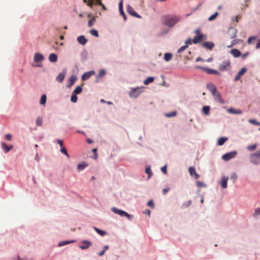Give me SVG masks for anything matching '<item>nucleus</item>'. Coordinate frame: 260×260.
I'll return each instance as SVG.
<instances>
[{
	"instance_id": "53",
	"label": "nucleus",
	"mask_w": 260,
	"mask_h": 260,
	"mask_svg": "<svg viewBox=\"0 0 260 260\" xmlns=\"http://www.w3.org/2000/svg\"><path fill=\"white\" fill-rule=\"evenodd\" d=\"M196 185L198 187H205V185L204 184V183H203V182H200V181H197Z\"/></svg>"
},
{
	"instance_id": "4",
	"label": "nucleus",
	"mask_w": 260,
	"mask_h": 260,
	"mask_svg": "<svg viewBox=\"0 0 260 260\" xmlns=\"http://www.w3.org/2000/svg\"><path fill=\"white\" fill-rule=\"evenodd\" d=\"M143 91V87L133 88L129 93L131 98H136Z\"/></svg>"
},
{
	"instance_id": "10",
	"label": "nucleus",
	"mask_w": 260,
	"mask_h": 260,
	"mask_svg": "<svg viewBox=\"0 0 260 260\" xmlns=\"http://www.w3.org/2000/svg\"><path fill=\"white\" fill-rule=\"evenodd\" d=\"M96 2L95 5H100L102 7V8L103 10H105L106 9V7L104 4H103L101 2V0H95ZM94 4L93 0H89L88 3V6H90L91 8H92L93 5Z\"/></svg>"
},
{
	"instance_id": "63",
	"label": "nucleus",
	"mask_w": 260,
	"mask_h": 260,
	"mask_svg": "<svg viewBox=\"0 0 260 260\" xmlns=\"http://www.w3.org/2000/svg\"><path fill=\"white\" fill-rule=\"evenodd\" d=\"M260 48V39L257 41L256 45V48L258 49Z\"/></svg>"
},
{
	"instance_id": "31",
	"label": "nucleus",
	"mask_w": 260,
	"mask_h": 260,
	"mask_svg": "<svg viewBox=\"0 0 260 260\" xmlns=\"http://www.w3.org/2000/svg\"><path fill=\"white\" fill-rule=\"evenodd\" d=\"M82 91V88L81 86H78L74 89L73 93L74 94H77L81 93Z\"/></svg>"
},
{
	"instance_id": "51",
	"label": "nucleus",
	"mask_w": 260,
	"mask_h": 260,
	"mask_svg": "<svg viewBox=\"0 0 260 260\" xmlns=\"http://www.w3.org/2000/svg\"><path fill=\"white\" fill-rule=\"evenodd\" d=\"M106 74V71L104 70H101L99 73V77H102Z\"/></svg>"
},
{
	"instance_id": "47",
	"label": "nucleus",
	"mask_w": 260,
	"mask_h": 260,
	"mask_svg": "<svg viewBox=\"0 0 260 260\" xmlns=\"http://www.w3.org/2000/svg\"><path fill=\"white\" fill-rule=\"evenodd\" d=\"M188 47V45H185L182 47H181L178 50V53H180L184 51Z\"/></svg>"
},
{
	"instance_id": "24",
	"label": "nucleus",
	"mask_w": 260,
	"mask_h": 260,
	"mask_svg": "<svg viewBox=\"0 0 260 260\" xmlns=\"http://www.w3.org/2000/svg\"><path fill=\"white\" fill-rule=\"evenodd\" d=\"M49 60L51 62H55L57 60V56L54 53H51L49 56Z\"/></svg>"
},
{
	"instance_id": "34",
	"label": "nucleus",
	"mask_w": 260,
	"mask_h": 260,
	"mask_svg": "<svg viewBox=\"0 0 260 260\" xmlns=\"http://www.w3.org/2000/svg\"><path fill=\"white\" fill-rule=\"evenodd\" d=\"M119 11H120L121 14L123 16V17H124L125 15H124V13L123 11V8H122V0H121V1L120 2V3L119 4Z\"/></svg>"
},
{
	"instance_id": "9",
	"label": "nucleus",
	"mask_w": 260,
	"mask_h": 260,
	"mask_svg": "<svg viewBox=\"0 0 260 260\" xmlns=\"http://www.w3.org/2000/svg\"><path fill=\"white\" fill-rule=\"evenodd\" d=\"M92 243L91 242L87 240H83L81 242V244L79 245V247L82 249H86L88 248Z\"/></svg>"
},
{
	"instance_id": "13",
	"label": "nucleus",
	"mask_w": 260,
	"mask_h": 260,
	"mask_svg": "<svg viewBox=\"0 0 260 260\" xmlns=\"http://www.w3.org/2000/svg\"><path fill=\"white\" fill-rule=\"evenodd\" d=\"M44 58L43 55L40 53H36L34 55V59L36 62H39L44 60Z\"/></svg>"
},
{
	"instance_id": "58",
	"label": "nucleus",
	"mask_w": 260,
	"mask_h": 260,
	"mask_svg": "<svg viewBox=\"0 0 260 260\" xmlns=\"http://www.w3.org/2000/svg\"><path fill=\"white\" fill-rule=\"evenodd\" d=\"M191 42H192V40L191 39V38H188L185 41L186 45L190 44Z\"/></svg>"
},
{
	"instance_id": "60",
	"label": "nucleus",
	"mask_w": 260,
	"mask_h": 260,
	"mask_svg": "<svg viewBox=\"0 0 260 260\" xmlns=\"http://www.w3.org/2000/svg\"><path fill=\"white\" fill-rule=\"evenodd\" d=\"M194 33L196 34L197 35H199V34H201L200 33V29L198 28L194 30Z\"/></svg>"
},
{
	"instance_id": "6",
	"label": "nucleus",
	"mask_w": 260,
	"mask_h": 260,
	"mask_svg": "<svg viewBox=\"0 0 260 260\" xmlns=\"http://www.w3.org/2000/svg\"><path fill=\"white\" fill-rule=\"evenodd\" d=\"M207 39V36L203 34H199L197 35L192 39V43L193 44H197L202 41L205 40Z\"/></svg>"
},
{
	"instance_id": "3",
	"label": "nucleus",
	"mask_w": 260,
	"mask_h": 260,
	"mask_svg": "<svg viewBox=\"0 0 260 260\" xmlns=\"http://www.w3.org/2000/svg\"><path fill=\"white\" fill-rule=\"evenodd\" d=\"M250 162L255 165L260 163V149L257 152L252 153L250 155Z\"/></svg>"
},
{
	"instance_id": "19",
	"label": "nucleus",
	"mask_w": 260,
	"mask_h": 260,
	"mask_svg": "<svg viewBox=\"0 0 260 260\" xmlns=\"http://www.w3.org/2000/svg\"><path fill=\"white\" fill-rule=\"evenodd\" d=\"M207 87L208 89L212 93V94L217 91L216 87L213 83H210L208 84Z\"/></svg>"
},
{
	"instance_id": "25",
	"label": "nucleus",
	"mask_w": 260,
	"mask_h": 260,
	"mask_svg": "<svg viewBox=\"0 0 260 260\" xmlns=\"http://www.w3.org/2000/svg\"><path fill=\"white\" fill-rule=\"evenodd\" d=\"M77 80V77L75 76L72 75L69 79V84L68 87H71L73 85Z\"/></svg>"
},
{
	"instance_id": "61",
	"label": "nucleus",
	"mask_w": 260,
	"mask_h": 260,
	"mask_svg": "<svg viewBox=\"0 0 260 260\" xmlns=\"http://www.w3.org/2000/svg\"><path fill=\"white\" fill-rule=\"evenodd\" d=\"M169 190V188H164L162 189L164 194H166Z\"/></svg>"
},
{
	"instance_id": "12",
	"label": "nucleus",
	"mask_w": 260,
	"mask_h": 260,
	"mask_svg": "<svg viewBox=\"0 0 260 260\" xmlns=\"http://www.w3.org/2000/svg\"><path fill=\"white\" fill-rule=\"evenodd\" d=\"M199 68L202 69L204 71H205L207 74H215L217 75H219L220 73L217 70H212L209 68H206L203 67H198Z\"/></svg>"
},
{
	"instance_id": "45",
	"label": "nucleus",
	"mask_w": 260,
	"mask_h": 260,
	"mask_svg": "<svg viewBox=\"0 0 260 260\" xmlns=\"http://www.w3.org/2000/svg\"><path fill=\"white\" fill-rule=\"evenodd\" d=\"M60 152L65 154L68 158L70 157V155L69 154H68L66 149L64 148V147H62L61 149H60Z\"/></svg>"
},
{
	"instance_id": "49",
	"label": "nucleus",
	"mask_w": 260,
	"mask_h": 260,
	"mask_svg": "<svg viewBox=\"0 0 260 260\" xmlns=\"http://www.w3.org/2000/svg\"><path fill=\"white\" fill-rule=\"evenodd\" d=\"M256 39H257L256 37H255V36L250 37L248 38V39L247 40V43L249 44H251L252 43V41L255 40Z\"/></svg>"
},
{
	"instance_id": "56",
	"label": "nucleus",
	"mask_w": 260,
	"mask_h": 260,
	"mask_svg": "<svg viewBox=\"0 0 260 260\" xmlns=\"http://www.w3.org/2000/svg\"><path fill=\"white\" fill-rule=\"evenodd\" d=\"M161 171H162V172L164 174H167V166L165 165V166L161 167Z\"/></svg>"
},
{
	"instance_id": "2",
	"label": "nucleus",
	"mask_w": 260,
	"mask_h": 260,
	"mask_svg": "<svg viewBox=\"0 0 260 260\" xmlns=\"http://www.w3.org/2000/svg\"><path fill=\"white\" fill-rule=\"evenodd\" d=\"M111 211L114 213L120 215L121 217H126L129 220H131L132 219L133 216L132 215L122 210L118 209L115 207H113L111 208Z\"/></svg>"
},
{
	"instance_id": "7",
	"label": "nucleus",
	"mask_w": 260,
	"mask_h": 260,
	"mask_svg": "<svg viewBox=\"0 0 260 260\" xmlns=\"http://www.w3.org/2000/svg\"><path fill=\"white\" fill-rule=\"evenodd\" d=\"M236 155L237 152L234 151L223 155L222 156V158L225 161H228L232 158H234Z\"/></svg>"
},
{
	"instance_id": "41",
	"label": "nucleus",
	"mask_w": 260,
	"mask_h": 260,
	"mask_svg": "<svg viewBox=\"0 0 260 260\" xmlns=\"http://www.w3.org/2000/svg\"><path fill=\"white\" fill-rule=\"evenodd\" d=\"M78 100L77 94L72 93L71 95V101L73 103H76Z\"/></svg>"
},
{
	"instance_id": "29",
	"label": "nucleus",
	"mask_w": 260,
	"mask_h": 260,
	"mask_svg": "<svg viewBox=\"0 0 260 260\" xmlns=\"http://www.w3.org/2000/svg\"><path fill=\"white\" fill-rule=\"evenodd\" d=\"M93 229L99 235H100L102 236H104L106 235L107 234L106 232H105L104 231H102L100 229H99L98 228H97L96 227H94Z\"/></svg>"
},
{
	"instance_id": "36",
	"label": "nucleus",
	"mask_w": 260,
	"mask_h": 260,
	"mask_svg": "<svg viewBox=\"0 0 260 260\" xmlns=\"http://www.w3.org/2000/svg\"><path fill=\"white\" fill-rule=\"evenodd\" d=\"M46 96L45 94H43L41 97L40 104L44 105L46 102Z\"/></svg>"
},
{
	"instance_id": "32",
	"label": "nucleus",
	"mask_w": 260,
	"mask_h": 260,
	"mask_svg": "<svg viewBox=\"0 0 260 260\" xmlns=\"http://www.w3.org/2000/svg\"><path fill=\"white\" fill-rule=\"evenodd\" d=\"M172 57V54L171 53H166L165 54L164 59L166 61H170Z\"/></svg>"
},
{
	"instance_id": "42",
	"label": "nucleus",
	"mask_w": 260,
	"mask_h": 260,
	"mask_svg": "<svg viewBox=\"0 0 260 260\" xmlns=\"http://www.w3.org/2000/svg\"><path fill=\"white\" fill-rule=\"evenodd\" d=\"M218 15V12L215 13L214 14H213L212 15H211V16H210L209 17L208 20L211 21L214 20Z\"/></svg>"
},
{
	"instance_id": "1",
	"label": "nucleus",
	"mask_w": 260,
	"mask_h": 260,
	"mask_svg": "<svg viewBox=\"0 0 260 260\" xmlns=\"http://www.w3.org/2000/svg\"><path fill=\"white\" fill-rule=\"evenodd\" d=\"M164 24L172 27L180 20V18L176 15H166L162 17Z\"/></svg>"
},
{
	"instance_id": "39",
	"label": "nucleus",
	"mask_w": 260,
	"mask_h": 260,
	"mask_svg": "<svg viewBox=\"0 0 260 260\" xmlns=\"http://www.w3.org/2000/svg\"><path fill=\"white\" fill-rule=\"evenodd\" d=\"M191 201L189 200L186 202H184L182 205V208H187L191 204Z\"/></svg>"
},
{
	"instance_id": "50",
	"label": "nucleus",
	"mask_w": 260,
	"mask_h": 260,
	"mask_svg": "<svg viewBox=\"0 0 260 260\" xmlns=\"http://www.w3.org/2000/svg\"><path fill=\"white\" fill-rule=\"evenodd\" d=\"M237 178V174L235 173H233L231 175L230 178L233 180L234 182H235Z\"/></svg>"
},
{
	"instance_id": "28",
	"label": "nucleus",
	"mask_w": 260,
	"mask_h": 260,
	"mask_svg": "<svg viewBox=\"0 0 260 260\" xmlns=\"http://www.w3.org/2000/svg\"><path fill=\"white\" fill-rule=\"evenodd\" d=\"M228 140L227 138L221 137L220 138L217 142V144L219 146L222 145Z\"/></svg>"
},
{
	"instance_id": "37",
	"label": "nucleus",
	"mask_w": 260,
	"mask_h": 260,
	"mask_svg": "<svg viewBox=\"0 0 260 260\" xmlns=\"http://www.w3.org/2000/svg\"><path fill=\"white\" fill-rule=\"evenodd\" d=\"M95 17H92L89 21H88V26L89 27H91L92 26H93V24L95 23Z\"/></svg>"
},
{
	"instance_id": "59",
	"label": "nucleus",
	"mask_w": 260,
	"mask_h": 260,
	"mask_svg": "<svg viewBox=\"0 0 260 260\" xmlns=\"http://www.w3.org/2000/svg\"><path fill=\"white\" fill-rule=\"evenodd\" d=\"M57 142L59 144V145H60V147H61V148L63 147V141L62 140H57Z\"/></svg>"
},
{
	"instance_id": "30",
	"label": "nucleus",
	"mask_w": 260,
	"mask_h": 260,
	"mask_svg": "<svg viewBox=\"0 0 260 260\" xmlns=\"http://www.w3.org/2000/svg\"><path fill=\"white\" fill-rule=\"evenodd\" d=\"M154 78L153 77H148V78H147L144 81V84L145 85H148L150 83H152L154 81Z\"/></svg>"
},
{
	"instance_id": "5",
	"label": "nucleus",
	"mask_w": 260,
	"mask_h": 260,
	"mask_svg": "<svg viewBox=\"0 0 260 260\" xmlns=\"http://www.w3.org/2000/svg\"><path fill=\"white\" fill-rule=\"evenodd\" d=\"M231 62L229 60H226L222 62L219 65L218 69L221 71H227L230 68Z\"/></svg>"
},
{
	"instance_id": "44",
	"label": "nucleus",
	"mask_w": 260,
	"mask_h": 260,
	"mask_svg": "<svg viewBox=\"0 0 260 260\" xmlns=\"http://www.w3.org/2000/svg\"><path fill=\"white\" fill-rule=\"evenodd\" d=\"M145 172L148 175V178H150L151 175H152V173L151 172V169L150 167H147L146 169Z\"/></svg>"
},
{
	"instance_id": "55",
	"label": "nucleus",
	"mask_w": 260,
	"mask_h": 260,
	"mask_svg": "<svg viewBox=\"0 0 260 260\" xmlns=\"http://www.w3.org/2000/svg\"><path fill=\"white\" fill-rule=\"evenodd\" d=\"M241 15H237L233 19V20L235 21L236 22H238L239 21V20L241 19Z\"/></svg>"
},
{
	"instance_id": "23",
	"label": "nucleus",
	"mask_w": 260,
	"mask_h": 260,
	"mask_svg": "<svg viewBox=\"0 0 260 260\" xmlns=\"http://www.w3.org/2000/svg\"><path fill=\"white\" fill-rule=\"evenodd\" d=\"M77 41L82 45H85L87 42V39L83 36H79Z\"/></svg>"
},
{
	"instance_id": "57",
	"label": "nucleus",
	"mask_w": 260,
	"mask_h": 260,
	"mask_svg": "<svg viewBox=\"0 0 260 260\" xmlns=\"http://www.w3.org/2000/svg\"><path fill=\"white\" fill-rule=\"evenodd\" d=\"M7 140L8 141H11L12 140V135L11 134H7L5 136Z\"/></svg>"
},
{
	"instance_id": "18",
	"label": "nucleus",
	"mask_w": 260,
	"mask_h": 260,
	"mask_svg": "<svg viewBox=\"0 0 260 260\" xmlns=\"http://www.w3.org/2000/svg\"><path fill=\"white\" fill-rule=\"evenodd\" d=\"M66 74V71L59 73L56 78V81L59 83H61L64 79Z\"/></svg>"
},
{
	"instance_id": "52",
	"label": "nucleus",
	"mask_w": 260,
	"mask_h": 260,
	"mask_svg": "<svg viewBox=\"0 0 260 260\" xmlns=\"http://www.w3.org/2000/svg\"><path fill=\"white\" fill-rule=\"evenodd\" d=\"M258 215H260V208H256L254 211V213L253 214L254 216H257Z\"/></svg>"
},
{
	"instance_id": "38",
	"label": "nucleus",
	"mask_w": 260,
	"mask_h": 260,
	"mask_svg": "<svg viewBox=\"0 0 260 260\" xmlns=\"http://www.w3.org/2000/svg\"><path fill=\"white\" fill-rule=\"evenodd\" d=\"M256 147H257V144H254L253 145H251L247 146V149L248 150L252 151L256 149Z\"/></svg>"
},
{
	"instance_id": "11",
	"label": "nucleus",
	"mask_w": 260,
	"mask_h": 260,
	"mask_svg": "<svg viewBox=\"0 0 260 260\" xmlns=\"http://www.w3.org/2000/svg\"><path fill=\"white\" fill-rule=\"evenodd\" d=\"M189 173L191 177H194L196 179L200 177V175L196 172V169L193 167H190L188 169Z\"/></svg>"
},
{
	"instance_id": "62",
	"label": "nucleus",
	"mask_w": 260,
	"mask_h": 260,
	"mask_svg": "<svg viewBox=\"0 0 260 260\" xmlns=\"http://www.w3.org/2000/svg\"><path fill=\"white\" fill-rule=\"evenodd\" d=\"M239 40H234V41H233V42H232L231 45H230L229 47H231V46L236 44V43H237L239 42Z\"/></svg>"
},
{
	"instance_id": "27",
	"label": "nucleus",
	"mask_w": 260,
	"mask_h": 260,
	"mask_svg": "<svg viewBox=\"0 0 260 260\" xmlns=\"http://www.w3.org/2000/svg\"><path fill=\"white\" fill-rule=\"evenodd\" d=\"M228 177H223L221 182V185L222 188H225L227 187V181Z\"/></svg>"
},
{
	"instance_id": "43",
	"label": "nucleus",
	"mask_w": 260,
	"mask_h": 260,
	"mask_svg": "<svg viewBox=\"0 0 260 260\" xmlns=\"http://www.w3.org/2000/svg\"><path fill=\"white\" fill-rule=\"evenodd\" d=\"M248 122L249 123H250L251 124H254V125H260V122H258L257 121H256L254 119H249L248 120ZM259 131H260V127L259 128Z\"/></svg>"
},
{
	"instance_id": "26",
	"label": "nucleus",
	"mask_w": 260,
	"mask_h": 260,
	"mask_svg": "<svg viewBox=\"0 0 260 260\" xmlns=\"http://www.w3.org/2000/svg\"><path fill=\"white\" fill-rule=\"evenodd\" d=\"M88 164L85 162H83L81 164H79L77 166V169L78 171H80L84 170L86 167H87Z\"/></svg>"
},
{
	"instance_id": "22",
	"label": "nucleus",
	"mask_w": 260,
	"mask_h": 260,
	"mask_svg": "<svg viewBox=\"0 0 260 260\" xmlns=\"http://www.w3.org/2000/svg\"><path fill=\"white\" fill-rule=\"evenodd\" d=\"M231 53L235 57H239L241 53V52L237 49H233L231 50Z\"/></svg>"
},
{
	"instance_id": "15",
	"label": "nucleus",
	"mask_w": 260,
	"mask_h": 260,
	"mask_svg": "<svg viewBox=\"0 0 260 260\" xmlns=\"http://www.w3.org/2000/svg\"><path fill=\"white\" fill-rule=\"evenodd\" d=\"M94 73H95L94 71H90V72H86V73H84L82 76V80H84V81L88 80V79H89L90 78V77L92 75H94Z\"/></svg>"
},
{
	"instance_id": "20",
	"label": "nucleus",
	"mask_w": 260,
	"mask_h": 260,
	"mask_svg": "<svg viewBox=\"0 0 260 260\" xmlns=\"http://www.w3.org/2000/svg\"><path fill=\"white\" fill-rule=\"evenodd\" d=\"M2 146L3 149L4 150L5 153L8 152L10 150L13 149V147L12 145L8 146L5 143H2Z\"/></svg>"
},
{
	"instance_id": "48",
	"label": "nucleus",
	"mask_w": 260,
	"mask_h": 260,
	"mask_svg": "<svg viewBox=\"0 0 260 260\" xmlns=\"http://www.w3.org/2000/svg\"><path fill=\"white\" fill-rule=\"evenodd\" d=\"M74 241H65L61 242L59 243L58 245L59 246H62L63 245H67L69 243H71L73 242Z\"/></svg>"
},
{
	"instance_id": "21",
	"label": "nucleus",
	"mask_w": 260,
	"mask_h": 260,
	"mask_svg": "<svg viewBox=\"0 0 260 260\" xmlns=\"http://www.w3.org/2000/svg\"><path fill=\"white\" fill-rule=\"evenodd\" d=\"M227 111L231 114H240L242 113L241 110L235 109L234 108H229L227 110Z\"/></svg>"
},
{
	"instance_id": "17",
	"label": "nucleus",
	"mask_w": 260,
	"mask_h": 260,
	"mask_svg": "<svg viewBox=\"0 0 260 260\" xmlns=\"http://www.w3.org/2000/svg\"><path fill=\"white\" fill-rule=\"evenodd\" d=\"M202 46L209 50H211L214 47V44L211 42H206L202 44Z\"/></svg>"
},
{
	"instance_id": "16",
	"label": "nucleus",
	"mask_w": 260,
	"mask_h": 260,
	"mask_svg": "<svg viewBox=\"0 0 260 260\" xmlns=\"http://www.w3.org/2000/svg\"><path fill=\"white\" fill-rule=\"evenodd\" d=\"M246 68H243L241 69V70L238 73V74L236 75L235 81H237L239 80L241 76L246 72Z\"/></svg>"
},
{
	"instance_id": "40",
	"label": "nucleus",
	"mask_w": 260,
	"mask_h": 260,
	"mask_svg": "<svg viewBox=\"0 0 260 260\" xmlns=\"http://www.w3.org/2000/svg\"><path fill=\"white\" fill-rule=\"evenodd\" d=\"M176 111H172L170 113H167L165 114V116L168 117H174L176 115Z\"/></svg>"
},
{
	"instance_id": "54",
	"label": "nucleus",
	"mask_w": 260,
	"mask_h": 260,
	"mask_svg": "<svg viewBox=\"0 0 260 260\" xmlns=\"http://www.w3.org/2000/svg\"><path fill=\"white\" fill-rule=\"evenodd\" d=\"M147 205L152 208L154 207V203L152 200L149 201L147 203Z\"/></svg>"
},
{
	"instance_id": "46",
	"label": "nucleus",
	"mask_w": 260,
	"mask_h": 260,
	"mask_svg": "<svg viewBox=\"0 0 260 260\" xmlns=\"http://www.w3.org/2000/svg\"><path fill=\"white\" fill-rule=\"evenodd\" d=\"M90 34H91L92 36H94V37H99V33H98V31L96 30H95V29H91V30H90Z\"/></svg>"
},
{
	"instance_id": "35",
	"label": "nucleus",
	"mask_w": 260,
	"mask_h": 260,
	"mask_svg": "<svg viewBox=\"0 0 260 260\" xmlns=\"http://www.w3.org/2000/svg\"><path fill=\"white\" fill-rule=\"evenodd\" d=\"M209 110H210L209 106H204L202 108L203 112L206 115H208L209 114Z\"/></svg>"
},
{
	"instance_id": "14",
	"label": "nucleus",
	"mask_w": 260,
	"mask_h": 260,
	"mask_svg": "<svg viewBox=\"0 0 260 260\" xmlns=\"http://www.w3.org/2000/svg\"><path fill=\"white\" fill-rule=\"evenodd\" d=\"M127 12L129 14L132 15V16H135L137 18H141V16L139 15H138L136 12H135V11L133 9V8L131 6H127Z\"/></svg>"
},
{
	"instance_id": "8",
	"label": "nucleus",
	"mask_w": 260,
	"mask_h": 260,
	"mask_svg": "<svg viewBox=\"0 0 260 260\" xmlns=\"http://www.w3.org/2000/svg\"><path fill=\"white\" fill-rule=\"evenodd\" d=\"M212 95L214 96V98L216 102H217L219 103H221V104L224 103V101L221 98V94L219 92H218V91H216V92L213 93Z\"/></svg>"
},
{
	"instance_id": "64",
	"label": "nucleus",
	"mask_w": 260,
	"mask_h": 260,
	"mask_svg": "<svg viewBox=\"0 0 260 260\" xmlns=\"http://www.w3.org/2000/svg\"><path fill=\"white\" fill-rule=\"evenodd\" d=\"M248 52H247V53H244V54H243L242 55V58L243 59H244V58H245V57L248 55Z\"/></svg>"
},
{
	"instance_id": "33",
	"label": "nucleus",
	"mask_w": 260,
	"mask_h": 260,
	"mask_svg": "<svg viewBox=\"0 0 260 260\" xmlns=\"http://www.w3.org/2000/svg\"><path fill=\"white\" fill-rule=\"evenodd\" d=\"M36 124L38 126H42L43 123V119L41 117H38L36 121Z\"/></svg>"
}]
</instances>
